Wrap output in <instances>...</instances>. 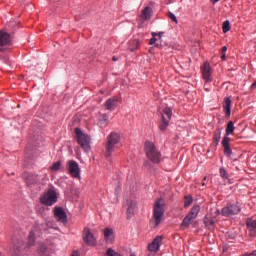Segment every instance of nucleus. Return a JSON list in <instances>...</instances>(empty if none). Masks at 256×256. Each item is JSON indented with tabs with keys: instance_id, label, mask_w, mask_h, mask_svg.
I'll use <instances>...</instances> for the list:
<instances>
[{
	"instance_id": "obj_23",
	"label": "nucleus",
	"mask_w": 256,
	"mask_h": 256,
	"mask_svg": "<svg viewBox=\"0 0 256 256\" xmlns=\"http://www.w3.org/2000/svg\"><path fill=\"white\" fill-rule=\"evenodd\" d=\"M108 120H109L108 114H102L100 119H99V126L100 127H107Z\"/></svg>"
},
{
	"instance_id": "obj_4",
	"label": "nucleus",
	"mask_w": 256,
	"mask_h": 256,
	"mask_svg": "<svg viewBox=\"0 0 256 256\" xmlns=\"http://www.w3.org/2000/svg\"><path fill=\"white\" fill-rule=\"evenodd\" d=\"M164 206H165V201L162 198L157 199L154 203V207H153L154 221H152L154 227H157L159 223H161V219L165 213Z\"/></svg>"
},
{
	"instance_id": "obj_35",
	"label": "nucleus",
	"mask_w": 256,
	"mask_h": 256,
	"mask_svg": "<svg viewBox=\"0 0 256 256\" xmlns=\"http://www.w3.org/2000/svg\"><path fill=\"white\" fill-rule=\"evenodd\" d=\"M168 16L170 19H172V21H175V23H178L175 13H172V11H169Z\"/></svg>"
},
{
	"instance_id": "obj_1",
	"label": "nucleus",
	"mask_w": 256,
	"mask_h": 256,
	"mask_svg": "<svg viewBox=\"0 0 256 256\" xmlns=\"http://www.w3.org/2000/svg\"><path fill=\"white\" fill-rule=\"evenodd\" d=\"M10 256H33V231L26 242L17 241L10 250Z\"/></svg>"
},
{
	"instance_id": "obj_13",
	"label": "nucleus",
	"mask_w": 256,
	"mask_h": 256,
	"mask_svg": "<svg viewBox=\"0 0 256 256\" xmlns=\"http://www.w3.org/2000/svg\"><path fill=\"white\" fill-rule=\"evenodd\" d=\"M201 72H202V76L206 82H212V80H213V78L211 76L212 70H211V66H210L209 62H205L203 64V66L201 67Z\"/></svg>"
},
{
	"instance_id": "obj_43",
	"label": "nucleus",
	"mask_w": 256,
	"mask_h": 256,
	"mask_svg": "<svg viewBox=\"0 0 256 256\" xmlns=\"http://www.w3.org/2000/svg\"><path fill=\"white\" fill-rule=\"evenodd\" d=\"M251 256H256V250H253V252L250 253Z\"/></svg>"
},
{
	"instance_id": "obj_33",
	"label": "nucleus",
	"mask_w": 256,
	"mask_h": 256,
	"mask_svg": "<svg viewBox=\"0 0 256 256\" xmlns=\"http://www.w3.org/2000/svg\"><path fill=\"white\" fill-rule=\"evenodd\" d=\"M193 203L192 197H185L184 207H189Z\"/></svg>"
},
{
	"instance_id": "obj_34",
	"label": "nucleus",
	"mask_w": 256,
	"mask_h": 256,
	"mask_svg": "<svg viewBox=\"0 0 256 256\" xmlns=\"http://www.w3.org/2000/svg\"><path fill=\"white\" fill-rule=\"evenodd\" d=\"M204 222H205V225H207V227H211V226L215 225L214 219H205Z\"/></svg>"
},
{
	"instance_id": "obj_9",
	"label": "nucleus",
	"mask_w": 256,
	"mask_h": 256,
	"mask_svg": "<svg viewBox=\"0 0 256 256\" xmlns=\"http://www.w3.org/2000/svg\"><path fill=\"white\" fill-rule=\"evenodd\" d=\"M241 207L239 203H233L231 205H226V207H223L221 209V214L225 217H231V215H237V213H240Z\"/></svg>"
},
{
	"instance_id": "obj_20",
	"label": "nucleus",
	"mask_w": 256,
	"mask_h": 256,
	"mask_svg": "<svg viewBox=\"0 0 256 256\" xmlns=\"http://www.w3.org/2000/svg\"><path fill=\"white\" fill-rule=\"evenodd\" d=\"M231 102L232 100L230 97H227L224 100L223 108L226 116H231Z\"/></svg>"
},
{
	"instance_id": "obj_8",
	"label": "nucleus",
	"mask_w": 256,
	"mask_h": 256,
	"mask_svg": "<svg viewBox=\"0 0 256 256\" xmlns=\"http://www.w3.org/2000/svg\"><path fill=\"white\" fill-rule=\"evenodd\" d=\"M171 117H172L171 108H169V107L164 108L162 115H161L160 122H159L160 131H167Z\"/></svg>"
},
{
	"instance_id": "obj_18",
	"label": "nucleus",
	"mask_w": 256,
	"mask_h": 256,
	"mask_svg": "<svg viewBox=\"0 0 256 256\" xmlns=\"http://www.w3.org/2000/svg\"><path fill=\"white\" fill-rule=\"evenodd\" d=\"M22 179H24L27 187H33V174H31V172H23Z\"/></svg>"
},
{
	"instance_id": "obj_19",
	"label": "nucleus",
	"mask_w": 256,
	"mask_h": 256,
	"mask_svg": "<svg viewBox=\"0 0 256 256\" xmlns=\"http://www.w3.org/2000/svg\"><path fill=\"white\" fill-rule=\"evenodd\" d=\"M117 103H118V98H108V100H106L105 102L106 110H113L114 108H116Z\"/></svg>"
},
{
	"instance_id": "obj_7",
	"label": "nucleus",
	"mask_w": 256,
	"mask_h": 256,
	"mask_svg": "<svg viewBox=\"0 0 256 256\" xmlns=\"http://www.w3.org/2000/svg\"><path fill=\"white\" fill-rule=\"evenodd\" d=\"M57 201V191H55L54 187L47 189V191H45V193L40 197V202L44 205H54Z\"/></svg>"
},
{
	"instance_id": "obj_24",
	"label": "nucleus",
	"mask_w": 256,
	"mask_h": 256,
	"mask_svg": "<svg viewBox=\"0 0 256 256\" xmlns=\"http://www.w3.org/2000/svg\"><path fill=\"white\" fill-rule=\"evenodd\" d=\"M213 140L216 145L220 143L221 141V128H217V130L214 131Z\"/></svg>"
},
{
	"instance_id": "obj_25",
	"label": "nucleus",
	"mask_w": 256,
	"mask_h": 256,
	"mask_svg": "<svg viewBox=\"0 0 256 256\" xmlns=\"http://www.w3.org/2000/svg\"><path fill=\"white\" fill-rule=\"evenodd\" d=\"M192 223L191 219V211L184 217L182 221V227H189V225Z\"/></svg>"
},
{
	"instance_id": "obj_2",
	"label": "nucleus",
	"mask_w": 256,
	"mask_h": 256,
	"mask_svg": "<svg viewBox=\"0 0 256 256\" xmlns=\"http://www.w3.org/2000/svg\"><path fill=\"white\" fill-rule=\"evenodd\" d=\"M144 151L146 157L149 159V161H152V163L159 164L161 163V161H163L161 151H159L156 145H154V143H152L151 141H146Z\"/></svg>"
},
{
	"instance_id": "obj_45",
	"label": "nucleus",
	"mask_w": 256,
	"mask_h": 256,
	"mask_svg": "<svg viewBox=\"0 0 256 256\" xmlns=\"http://www.w3.org/2000/svg\"><path fill=\"white\" fill-rule=\"evenodd\" d=\"M114 62H117L118 58L116 56H113Z\"/></svg>"
},
{
	"instance_id": "obj_37",
	"label": "nucleus",
	"mask_w": 256,
	"mask_h": 256,
	"mask_svg": "<svg viewBox=\"0 0 256 256\" xmlns=\"http://www.w3.org/2000/svg\"><path fill=\"white\" fill-rule=\"evenodd\" d=\"M163 36V32H159V34H157V40H161Z\"/></svg>"
},
{
	"instance_id": "obj_31",
	"label": "nucleus",
	"mask_w": 256,
	"mask_h": 256,
	"mask_svg": "<svg viewBox=\"0 0 256 256\" xmlns=\"http://www.w3.org/2000/svg\"><path fill=\"white\" fill-rule=\"evenodd\" d=\"M157 40H158V34L156 32H152V38L149 44L153 46L154 44H156Z\"/></svg>"
},
{
	"instance_id": "obj_42",
	"label": "nucleus",
	"mask_w": 256,
	"mask_h": 256,
	"mask_svg": "<svg viewBox=\"0 0 256 256\" xmlns=\"http://www.w3.org/2000/svg\"><path fill=\"white\" fill-rule=\"evenodd\" d=\"M221 58L222 60H226V54H224V52H222Z\"/></svg>"
},
{
	"instance_id": "obj_10",
	"label": "nucleus",
	"mask_w": 256,
	"mask_h": 256,
	"mask_svg": "<svg viewBox=\"0 0 256 256\" xmlns=\"http://www.w3.org/2000/svg\"><path fill=\"white\" fill-rule=\"evenodd\" d=\"M67 170L69 174L75 179H80L81 177V169L77 161L70 160L67 162Z\"/></svg>"
},
{
	"instance_id": "obj_47",
	"label": "nucleus",
	"mask_w": 256,
	"mask_h": 256,
	"mask_svg": "<svg viewBox=\"0 0 256 256\" xmlns=\"http://www.w3.org/2000/svg\"><path fill=\"white\" fill-rule=\"evenodd\" d=\"M211 1H213V3H217V1H220V0H211Z\"/></svg>"
},
{
	"instance_id": "obj_38",
	"label": "nucleus",
	"mask_w": 256,
	"mask_h": 256,
	"mask_svg": "<svg viewBox=\"0 0 256 256\" xmlns=\"http://www.w3.org/2000/svg\"><path fill=\"white\" fill-rule=\"evenodd\" d=\"M251 90H255V88H256V80H255V82H253L252 84H251Z\"/></svg>"
},
{
	"instance_id": "obj_11",
	"label": "nucleus",
	"mask_w": 256,
	"mask_h": 256,
	"mask_svg": "<svg viewBox=\"0 0 256 256\" xmlns=\"http://www.w3.org/2000/svg\"><path fill=\"white\" fill-rule=\"evenodd\" d=\"M11 45V34L1 30L0 31V51H5Z\"/></svg>"
},
{
	"instance_id": "obj_12",
	"label": "nucleus",
	"mask_w": 256,
	"mask_h": 256,
	"mask_svg": "<svg viewBox=\"0 0 256 256\" xmlns=\"http://www.w3.org/2000/svg\"><path fill=\"white\" fill-rule=\"evenodd\" d=\"M83 241L88 246H95V244H97V240H95L94 234H92V232H91V230H89V228L84 229Z\"/></svg>"
},
{
	"instance_id": "obj_49",
	"label": "nucleus",
	"mask_w": 256,
	"mask_h": 256,
	"mask_svg": "<svg viewBox=\"0 0 256 256\" xmlns=\"http://www.w3.org/2000/svg\"><path fill=\"white\" fill-rule=\"evenodd\" d=\"M131 256H134L133 254Z\"/></svg>"
},
{
	"instance_id": "obj_14",
	"label": "nucleus",
	"mask_w": 256,
	"mask_h": 256,
	"mask_svg": "<svg viewBox=\"0 0 256 256\" xmlns=\"http://www.w3.org/2000/svg\"><path fill=\"white\" fill-rule=\"evenodd\" d=\"M54 215L58 221H67V214L62 207H55Z\"/></svg>"
},
{
	"instance_id": "obj_5",
	"label": "nucleus",
	"mask_w": 256,
	"mask_h": 256,
	"mask_svg": "<svg viewBox=\"0 0 256 256\" xmlns=\"http://www.w3.org/2000/svg\"><path fill=\"white\" fill-rule=\"evenodd\" d=\"M120 135L118 133H110L107 137V141L105 144V156L111 157L112 153L115 151L116 145L120 143Z\"/></svg>"
},
{
	"instance_id": "obj_30",
	"label": "nucleus",
	"mask_w": 256,
	"mask_h": 256,
	"mask_svg": "<svg viewBox=\"0 0 256 256\" xmlns=\"http://www.w3.org/2000/svg\"><path fill=\"white\" fill-rule=\"evenodd\" d=\"M220 175L223 179H229L230 177L229 173L226 171V169H224V167L220 168Z\"/></svg>"
},
{
	"instance_id": "obj_27",
	"label": "nucleus",
	"mask_w": 256,
	"mask_h": 256,
	"mask_svg": "<svg viewBox=\"0 0 256 256\" xmlns=\"http://www.w3.org/2000/svg\"><path fill=\"white\" fill-rule=\"evenodd\" d=\"M140 46V42L139 40H132V42H130V50L131 52H134L135 50H137Z\"/></svg>"
},
{
	"instance_id": "obj_44",
	"label": "nucleus",
	"mask_w": 256,
	"mask_h": 256,
	"mask_svg": "<svg viewBox=\"0 0 256 256\" xmlns=\"http://www.w3.org/2000/svg\"><path fill=\"white\" fill-rule=\"evenodd\" d=\"M242 256H251V253L247 252L246 254H243Z\"/></svg>"
},
{
	"instance_id": "obj_28",
	"label": "nucleus",
	"mask_w": 256,
	"mask_h": 256,
	"mask_svg": "<svg viewBox=\"0 0 256 256\" xmlns=\"http://www.w3.org/2000/svg\"><path fill=\"white\" fill-rule=\"evenodd\" d=\"M230 29H231L230 22H229V20H226L223 23V32H224V34H227V32H229Z\"/></svg>"
},
{
	"instance_id": "obj_36",
	"label": "nucleus",
	"mask_w": 256,
	"mask_h": 256,
	"mask_svg": "<svg viewBox=\"0 0 256 256\" xmlns=\"http://www.w3.org/2000/svg\"><path fill=\"white\" fill-rule=\"evenodd\" d=\"M46 250H47L46 244H41V246H40L38 252H39L40 254H44V252H46Z\"/></svg>"
},
{
	"instance_id": "obj_6",
	"label": "nucleus",
	"mask_w": 256,
	"mask_h": 256,
	"mask_svg": "<svg viewBox=\"0 0 256 256\" xmlns=\"http://www.w3.org/2000/svg\"><path fill=\"white\" fill-rule=\"evenodd\" d=\"M75 135L80 147H82V149L86 153H89V151H91V139L89 135L83 133V130H81V128H75Z\"/></svg>"
},
{
	"instance_id": "obj_48",
	"label": "nucleus",
	"mask_w": 256,
	"mask_h": 256,
	"mask_svg": "<svg viewBox=\"0 0 256 256\" xmlns=\"http://www.w3.org/2000/svg\"><path fill=\"white\" fill-rule=\"evenodd\" d=\"M0 256H3V254L0 252Z\"/></svg>"
},
{
	"instance_id": "obj_17",
	"label": "nucleus",
	"mask_w": 256,
	"mask_h": 256,
	"mask_svg": "<svg viewBox=\"0 0 256 256\" xmlns=\"http://www.w3.org/2000/svg\"><path fill=\"white\" fill-rule=\"evenodd\" d=\"M104 238L107 244H113V240H114L113 228H105Z\"/></svg>"
},
{
	"instance_id": "obj_29",
	"label": "nucleus",
	"mask_w": 256,
	"mask_h": 256,
	"mask_svg": "<svg viewBox=\"0 0 256 256\" xmlns=\"http://www.w3.org/2000/svg\"><path fill=\"white\" fill-rule=\"evenodd\" d=\"M50 169L51 171H59V169H61V161H56L55 163H53Z\"/></svg>"
},
{
	"instance_id": "obj_15",
	"label": "nucleus",
	"mask_w": 256,
	"mask_h": 256,
	"mask_svg": "<svg viewBox=\"0 0 256 256\" xmlns=\"http://www.w3.org/2000/svg\"><path fill=\"white\" fill-rule=\"evenodd\" d=\"M161 242H162L161 236H156V238L153 240V242L151 244H149L148 250L150 252H157V250H159V248H160Z\"/></svg>"
},
{
	"instance_id": "obj_21",
	"label": "nucleus",
	"mask_w": 256,
	"mask_h": 256,
	"mask_svg": "<svg viewBox=\"0 0 256 256\" xmlns=\"http://www.w3.org/2000/svg\"><path fill=\"white\" fill-rule=\"evenodd\" d=\"M200 209H201L200 205H194V207L191 208V210H190L191 221L196 219V217L198 216V214L200 212Z\"/></svg>"
},
{
	"instance_id": "obj_16",
	"label": "nucleus",
	"mask_w": 256,
	"mask_h": 256,
	"mask_svg": "<svg viewBox=\"0 0 256 256\" xmlns=\"http://www.w3.org/2000/svg\"><path fill=\"white\" fill-rule=\"evenodd\" d=\"M246 223L251 237H256V219H247Z\"/></svg>"
},
{
	"instance_id": "obj_41",
	"label": "nucleus",
	"mask_w": 256,
	"mask_h": 256,
	"mask_svg": "<svg viewBox=\"0 0 256 256\" xmlns=\"http://www.w3.org/2000/svg\"><path fill=\"white\" fill-rule=\"evenodd\" d=\"M222 52H223L224 54H226V52H227V46H223Z\"/></svg>"
},
{
	"instance_id": "obj_3",
	"label": "nucleus",
	"mask_w": 256,
	"mask_h": 256,
	"mask_svg": "<svg viewBox=\"0 0 256 256\" xmlns=\"http://www.w3.org/2000/svg\"><path fill=\"white\" fill-rule=\"evenodd\" d=\"M235 131L234 122L232 120H229L227 127H226V134L225 137L222 140V147L224 149V154L227 157H231L232 155V149L230 147V137L229 135H232Z\"/></svg>"
},
{
	"instance_id": "obj_46",
	"label": "nucleus",
	"mask_w": 256,
	"mask_h": 256,
	"mask_svg": "<svg viewBox=\"0 0 256 256\" xmlns=\"http://www.w3.org/2000/svg\"><path fill=\"white\" fill-rule=\"evenodd\" d=\"M30 153L31 155V150L29 151L28 148H26V154Z\"/></svg>"
},
{
	"instance_id": "obj_32",
	"label": "nucleus",
	"mask_w": 256,
	"mask_h": 256,
	"mask_svg": "<svg viewBox=\"0 0 256 256\" xmlns=\"http://www.w3.org/2000/svg\"><path fill=\"white\" fill-rule=\"evenodd\" d=\"M107 256H121L120 254H118V252H115V250H113L112 248H109L106 251Z\"/></svg>"
},
{
	"instance_id": "obj_26",
	"label": "nucleus",
	"mask_w": 256,
	"mask_h": 256,
	"mask_svg": "<svg viewBox=\"0 0 256 256\" xmlns=\"http://www.w3.org/2000/svg\"><path fill=\"white\" fill-rule=\"evenodd\" d=\"M142 19H150L151 17V7H145L142 10Z\"/></svg>"
},
{
	"instance_id": "obj_22",
	"label": "nucleus",
	"mask_w": 256,
	"mask_h": 256,
	"mask_svg": "<svg viewBox=\"0 0 256 256\" xmlns=\"http://www.w3.org/2000/svg\"><path fill=\"white\" fill-rule=\"evenodd\" d=\"M135 207H136L135 201H128V209H127V217L128 218L132 217Z\"/></svg>"
},
{
	"instance_id": "obj_40",
	"label": "nucleus",
	"mask_w": 256,
	"mask_h": 256,
	"mask_svg": "<svg viewBox=\"0 0 256 256\" xmlns=\"http://www.w3.org/2000/svg\"><path fill=\"white\" fill-rule=\"evenodd\" d=\"M71 256H80L79 252L75 251V252H72Z\"/></svg>"
},
{
	"instance_id": "obj_39",
	"label": "nucleus",
	"mask_w": 256,
	"mask_h": 256,
	"mask_svg": "<svg viewBox=\"0 0 256 256\" xmlns=\"http://www.w3.org/2000/svg\"><path fill=\"white\" fill-rule=\"evenodd\" d=\"M120 191H121V187H120V185H118V186L116 187V189H115V193H120Z\"/></svg>"
}]
</instances>
